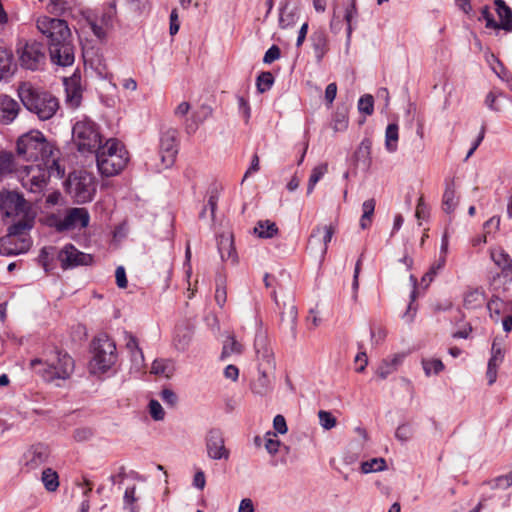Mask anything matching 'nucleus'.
Wrapping results in <instances>:
<instances>
[{
  "label": "nucleus",
  "mask_w": 512,
  "mask_h": 512,
  "mask_svg": "<svg viewBox=\"0 0 512 512\" xmlns=\"http://www.w3.org/2000/svg\"><path fill=\"white\" fill-rule=\"evenodd\" d=\"M272 390V379L266 372H260L252 383V391L257 395H266Z\"/></svg>",
  "instance_id": "nucleus-31"
},
{
  "label": "nucleus",
  "mask_w": 512,
  "mask_h": 512,
  "mask_svg": "<svg viewBox=\"0 0 512 512\" xmlns=\"http://www.w3.org/2000/svg\"><path fill=\"white\" fill-rule=\"evenodd\" d=\"M51 176L56 177L55 174L50 173V168L47 166L30 165L25 167V175L21 177V183L23 188L39 197L43 194Z\"/></svg>",
  "instance_id": "nucleus-7"
},
{
  "label": "nucleus",
  "mask_w": 512,
  "mask_h": 512,
  "mask_svg": "<svg viewBox=\"0 0 512 512\" xmlns=\"http://www.w3.org/2000/svg\"><path fill=\"white\" fill-rule=\"evenodd\" d=\"M491 260L501 269L503 275L512 272V258L502 248L490 250Z\"/></svg>",
  "instance_id": "nucleus-25"
},
{
  "label": "nucleus",
  "mask_w": 512,
  "mask_h": 512,
  "mask_svg": "<svg viewBox=\"0 0 512 512\" xmlns=\"http://www.w3.org/2000/svg\"><path fill=\"white\" fill-rule=\"evenodd\" d=\"M58 258L63 269L77 266H89L93 263V257L76 249L72 244H67L58 253Z\"/></svg>",
  "instance_id": "nucleus-14"
},
{
  "label": "nucleus",
  "mask_w": 512,
  "mask_h": 512,
  "mask_svg": "<svg viewBox=\"0 0 512 512\" xmlns=\"http://www.w3.org/2000/svg\"><path fill=\"white\" fill-rule=\"evenodd\" d=\"M281 55L280 48L276 45H272L266 52L263 57V62L265 64H271L275 60L279 59Z\"/></svg>",
  "instance_id": "nucleus-63"
},
{
  "label": "nucleus",
  "mask_w": 512,
  "mask_h": 512,
  "mask_svg": "<svg viewBox=\"0 0 512 512\" xmlns=\"http://www.w3.org/2000/svg\"><path fill=\"white\" fill-rule=\"evenodd\" d=\"M16 66L13 62V54L10 50L0 48V81L11 77Z\"/></svg>",
  "instance_id": "nucleus-26"
},
{
  "label": "nucleus",
  "mask_w": 512,
  "mask_h": 512,
  "mask_svg": "<svg viewBox=\"0 0 512 512\" xmlns=\"http://www.w3.org/2000/svg\"><path fill=\"white\" fill-rule=\"evenodd\" d=\"M54 250L55 248L54 247H43L41 250H40V254H39V262L40 264L43 266V268L47 271L49 269V260L50 258L53 257V254H54Z\"/></svg>",
  "instance_id": "nucleus-55"
},
{
  "label": "nucleus",
  "mask_w": 512,
  "mask_h": 512,
  "mask_svg": "<svg viewBox=\"0 0 512 512\" xmlns=\"http://www.w3.org/2000/svg\"><path fill=\"white\" fill-rule=\"evenodd\" d=\"M422 365L427 376L431 375L432 373L438 374L444 369L442 361L435 358L423 359Z\"/></svg>",
  "instance_id": "nucleus-41"
},
{
  "label": "nucleus",
  "mask_w": 512,
  "mask_h": 512,
  "mask_svg": "<svg viewBox=\"0 0 512 512\" xmlns=\"http://www.w3.org/2000/svg\"><path fill=\"white\" fill-rule=\"evenodd\" d=\"M91 352H115V342L104 332L99 333L91 343Z\"/></svg>",
  "instance_id": "nucleus-29"
},
{
  "label": "nucleus",
  "mask_w": 512,
  "mask_h": 512,
  "mask_svg": "<svg viewBox=\"0 0 512 512\" xmlns=\"http://www.w3.org/2000/svg\"><path fill=\"white\" fill-rule=\"evenodd\" d=\"M458 205V199L456 197V191L454 186V180L446 182V188L443 194L442 206L443 210L447 214H451L455 211Z\"/></svg>",
  "instance_id": "nucleus-28"
},
{
  "label": "nucleus",
  "mask_w": 512,
  "mask_h": 512,
  "mask_svg": "<svg viewBox=\"0 0 512 512\" xmlns=\"http://www.w3.org/2000/svg\"><path fill=\"white\" fill-rule=\"evenodd\" d=\"M271 296L278 307L281 309L280 312V328L289 333L292 339L296 337V327H297V318H298V310L294 303V296L291 294L287 297V299L283 302V306L279 305L277 299V293L275 290L272 291Z\"/></svg>",
  "instance_id": "nucleus-10"
},
{
  "label": "nucleus",
  "mask_w": 512,
  "mask_h": 512,
  "mask_svg": "<svg viewBox=\"0 0 512 512\" xmlns=\"http://www.w3.org/2000/svg\"><path fill=\"white\" fill-rule=\"evenodd\" d=\"M206 455L213 461H228L230 449L226 446V439L222 429L212 427L207 430L204 437Z\"/></svg>",
  "instance_id": "nucleus-8"
},
{
  "label": "nucleus",
  "mask_w": 512,
  "mask_h": 512,
  "mask_svg": "<svg viewBox=\"0 0 512 512\" xmlns=\"http://www.w3.org/2000/svg\"><path fill=\"white\" fill-rule=\"evenodd\" d=\"M400 363V358L397 356L388 357L382 361L377 369V374L382 378H386L390 373H392L397 365Z\"/></svg>",
  "instance_id": "nucleus-36"
},
{
  "label": "nucleus",
  "mask_w": 512,
  "mask_h": 512,
  "mask_svg": "<svg viewBox=\"0 0 512 512\" xmlns=\"http://www.w3.org/2000/svg\"><path fill=\"white\" fill-rule=\"evenodd\" d=\"M310 40L315 53V57L320 62L329 50L326 32L318 29L311 34Z\"/></svg>",
  "instance_id": "nucleus-22"
},
{
  "label": "nucleus",
  "mask_w": 512,
  "mask_h": 512,
  "mask_svg": "<svg viewBox=\"0 0 512 512\" xmlns=\"http://www.w3.org/2000/svg\"><path fill=\"white\" fill-rule=\"evenodd\" d=\"M489 485L492 489H507L512 485V472L499 476L492 481L489 482Z\"/></svg>",
  "instance_id": "nucleus-48"
},
{
  "label": "nucleus",
  "mask_w": 512,
  "mask_h": 512,
  "mask_svg": "<svg viewBox=\"0 0 512 512\" xmlns=\"http://www.w3.org/2000/svg\"><path fill=\"white\" fill-rule=\"evenodd\" d=\"M102 135L99 125L84 117L72 127V142L81 154H94L102 146Z\"/></svg>",
  "instance_id": "nucleus-5"
},
{
  "label": "nucleus",
  "mask_w": 512,
  "mask_h": 512,
  "mask_svg": "<svg viewBox=\"0 0 512 512\" xmlns=\"http://www.w3.org/2000/svg\"><path fill=\"white\" fill-rule=\"evenodd\" d=\"M67 191L77 203H87L96 192L95 179L86 171H75L67 180Z\"/></svg>",
  "instance_id": "nucleus-6"
},
{
  "label": "nucleus",
  "mask_w": 512,
  "mask_h": 512,
  "mask_svg": "<svg viewBox=\"0 0 512 512\" xmlns=\"http://www.w3.org/2000/svg\"><path fill=\"white\" fill-rule=\"evenodd\" d=\"M16 154L25 161H42L56 178L60 179L65 175V168L59 162V150L38 130H31L18 137Z\"/></svg>",
  "instance_id": "nucleus-1"
},
{
  "label": "nucleus",
  "mask_w": 512,
  "mask_h": 512,
  "mask_svg": "<svg viewBox=\"0 0 512 512\" xmlns=\"http://www.w3.org/2000/svg\"><path fill=\"white\" fill-rule=\"evenodd\" d=\"M94 154L98 171L104 177L117 175L128 162L127 151L116 139L112 138L107 140Z\"/></svg>",
  "instance_id": "nucleus-4"
},
{
  "label": "nucleus",
  "mask_w": 512,
  "mask_h": 512,
  "mask_svg": "<svg viewBox=\"0 0 512 512\" xmlns=\"http://www.w3.org/2000/svg\"><path fill=\"white\" fill-rule=\"evenodd\" d=\"M317 229L321 230L320 258L323 259L327 253L328 243L334 235V229L331 225L317 226Z\"/></svg>",
  "instance_id": "nucleus-39"
},
{
  "label": "nucleus",
  "mask_w": 512,
  "mask_h": 512,
  "mask_svg": "<svg viewBox=\"0 0 512 512\" xmlns=\"http://www.w3.org/2000/svg\"><path fill=\"white\" fill-rule=\"evenodd\" d=\"M117 360V354H93L88 369L93 375L99 376L111 370Z\"/></svg>",
  "instance_id": "nucleus-19"
},
{
  "label": "nucleus",
  "mask_w": 512,
  "mask_h": 512,
  "mask_svg": "<svg viewBox=\"0 0 512 512\" xmlns=\"http://www.w3.org/2000/svg\"><path fill=\"white\" fill-rule=\"evenodd\" d=\"M94 435V431L90 427H79L73 432V438L77 442H84L90 440Z\"/></svg>",
  "instance_id": "nucleus-51"
},
{
  "label": "nucleus",
  "mask_w": 512,
  "mask_h": 512,
  "mask_svg": "<svg viewBox=\"0 0 512 512\" xmlns=\"http://www.w3.org/2000/svg\"><path fill=\"white\" fill-rule=\"evenodd\" d=\"M160 397L167 405H170L171 407H174L178 402L176 393L169 388L163 389L160 393Z\"/></svg>",
  "instance_id": "nucleus-61"
},
{
  "label": "nucleus",
  "mask_w": 512,
  "mask_h": 512,
  "mask_svg": "<svg viewBox=\"0 0 512 512\" xmlns=\"http://www.w3.org/2000/svg\"><path fill=\"white\" fill-rule=\"evenodd\" d=\"M287 4H285L280 9V16H279V25L281 28H287L291 26L294 23V14L293 13H286L285 10L287 8Z\"/></svg>",
  "instance_id": "nucleus-60"
},
{
  "label": "nucleus",
  "mask_w": 512,
  "mask_h": 512,
  "mask_svg": "<svg viewBox=\"0 0 512 512\" xmlns=\"http://www.w3.org/2000/svg\"><path fill=\"white\" fill-rule=\"evenodd\" d=\"M254 349L255 352L267 351L268 349H271L266 331H258L254 340Z\"/></svg>",
  "instance_id": "nucleus-44"
},
{
  "label": "nucleus",
  "mask_w": 512,
  "mask_h": 512,
  "mask_svg": "<svg viewBox=\"0 0 512 512\" xmlns=\"http://www.w3.org/2000/svg\"><path fill=\"white\" fill-rule=\"evenodd\" d=\"M49 457V449L44 444L30 446L22 456V464L28 471L35 470L43 465Z\"/></svg>",
  "instance_id": "nucleus-17"
},
{
  "label": "nucleus",
  "mask_w": 512,
  "mask_h": 512,
  "mask_svg": "<svg viewBox=\"0 0 512 512\" xmlns=\"http://www.w3.org/2000/svg\"><path fill=\"white\" fill-rule=\"evenodd\" d=\"M86 21L93 34L99 39L104 40L108 29L112 28L114 21V11H105L100 17H87Z\"/></svg>",
  "instance_id": "nucleus-18"
},
{
  "label": "nucleus",
  "mask_w": 512,
  "mask_h": 512,
  "mask_svg": "<svg viewBox=\"0 0 512 512\" xmlns=\"http://www.w3.org/2000/svg\"><path fill=\"white\" fill-rule=\"evenodd\" d=\"M20 111L19 103L12 97L0 95V123L8 125L12 123L18 116Z\"/></svg>",
  "instance_id": "nucleus-20"
},
{
  "label": "nucleus",
  "mask_w": 512,
  "mask_h": 512,
  "mask_svg": "<svg viewBox=\"0 0 512 512\" xmlns=\"http://www.w3.org/2000/svg\"><path fill=\"white\" fill-rule=\"evenodd\" d=\"M254 233L260 238H272L278 233V227L270 220H260L254 227Z\"/></svg>",
  "instance_id": "nucleus-32"
},
{
  "label": "nucleus",
  "mask_w": 512,
  "mask_h": 512,
  "mask_svg": "<svg viewBox=\"0 0 512 512\" xmlns=\"http://www.w3.org/2000/svg\"><path fill=\"white\" fill-rule=\"evenodd\" d=\"M15 170L14 156L9 152L0 153V173L9 174Z\"/></svg>",
  "instance_id": "nucleus-40"
},
{
  "label": "nucleus",
  "mask_w": 512,
  "mask_h": 512,
  "mask_svg": "<svg viewBox=\"0 0 512 512\" xmlns=\"http://www.w3.org/2000/svg\"><path fill=\"white\" fill-rule=\"evenodd\" d=\"M318 417H319L320 425L324 429L330 430L336 426V423H337L336 418L330 412L320 410L318 413Z\"/></svg>",
  "instance_id": "nucleus-49"
},
{
  "label": "nucleus",
  "mask_w": 512,
  "mask_h": 512,
  "mask_svg": "<svg viewBox=\"0 0 512 512\" xmlns=\"http://www.w3.org/2000/svg\"><path fill=\"white\" fill-rule=\"evenodd\" d=\"M504 361V354H493L488 361L486 377L488 385L495 383L497 379V369Z\"/></svg>",
  "instance_id": "nucleus-33"
},
{
  "label": "nucleus",
  "mask_w": 512,
  "mask_h": 512,
  "mask_svg": "<svg viewBox=\"0 0 512 512\" xmlns=\"http://www.w3.org/2000/svg\"><path fill=\"white\" fill-rule=\"evenodd\" d=\"M175 371V363L171 358L159 357L152 361L150 373L169 378Z\"/></svg>",
  "instance_id": "nucleus-24"
},
{
  "label": "nucleus",
  "mask_w": 512,
  "mask_h": 512,
  "mask_svg": "<svg viewBox=\"0 0 512 512\" xmlns=\"http://www.w3.org/2000/svg\"><path fill=\"white\" fill-rule=\"evenodd\" d=\"M413 430L408 424L399 425L395 431V437L401 442H407L411 439Z\"/></svg>",
  "instance_id": "nucleus-52"
},
{
  "label": "nucleus",
  "mask_w": 512,
  "mask_h": 512,
  "mask_svg": "<svg viewBox=\"0 0 512 512\" xmlns=\"http://www.w3.org/2000/svg\"><path fill=\"white\" fill-rule=\"evenodd\" d=\"M218 200H219V191H218L217 187L215 186L209 190L207 204L205 205V206H207V209L210 210V218H211L212 222L215 220V211L217 209Z\"/></svg>",
  "instance_id": "nucleus-43"
},
{
  "label": "nucleus",
  "mask_w": 512,
  "mask_h": 512,
  "mask_svg": "<svg viewBox=\"0 0 512 512\" xmlns=\"http://www.w3.org/2000/svg\"><path fill=\"white\" fill-rule=\"evenodd\" d=\"M466 306L475 307L483 302V295L478 290H474L466 294L464 299Z\"/></svg>",
  "instance_id": "nucleus-56"
},
{
  "label": "nucleus",
  "mask_w": 512,
  "mask_h": 512,
  "mask_svg": "<svg viewBox=\"0 0 512 512\" xmlns=\"http://www.w3.org/2000/svg\"><path fill=\"white\" fill-rule=\"evenodd\" d=\"M116 284L119 288L124 289L128 285L126 271L123 266H118L115 271Z\"/></svg>",
  "instance_id": "nucleus-64"
},
{
  "label": "nucleus",
  "mask_w": 512,
  "mask_h": 512,
  "mask_svg": "<svg viewBox=\"0 0 512 512\" xmlns=\"http://www.w3.org/2000/svg\"><path fill=\"white\" fill-rule=\"evenodd\" d=\"M386 469V462L383 458H373L371 460L362 462L361 472L364 474L372 472H380Z\"/></svg>",
  "instance_id": "nucleus-38"
},
{
  "label": "nucleus",
  "mask_w": 512,
  "mask_h": 512,
  "mask_svg": "<svg viewBox=\"0 0 512 512\" xmlns=\"http://www.w3.org/2000/svg\"><path fill=\"white\" fill-rule=\"evenodd\" d=\"M48 363V379H66L74 369V361L69 354H53Z\"/></svg>",
  "instance_id": "nucleus-15"
},
{
  "label": "nucleus",
  "mask_w": 512,
  "mask_h": 512,
  "mask_svg": "<svg viewBox=\"0 0 512 512\" xmlns=\"http://www.w3.org/2000/svg\"><path fill=\"white\" fill-rule=\"evenodd\" d=\"M90 215L86 208H70L65 216L55 224L59 232L72 230L75 228H85L89 225Z\"/></svg>",
  "instance_id": "nucleus-13"
},
{
  "label": "nucleus",
  "mask_w": 512,
  "mask_h": 512,
  "mask_svg": "<svg viewBox=\"0 0 512 512\" xmlns=\"http://www.w3.org/2000/svg\"><path fill=\"white\" fill-rule=\"evenodd\" d=\"M37 28L48 39L51 62L62 67L72 65L75 59L74 45L67 22L44 16L37 20Z\"/></svg>",
  "instance_id": "nucleus-2"
},
{
  "label": "nucleus",
  "mask_w": 512,
  "mask_h": 512,
  "mask_svg": "<svg viewBox=\"0 0 512 512\" xmlns=\"http://www.w3.org/2000/svg\"><path fill=\"white\" fill-rule=\"evenodd\" d=\"M272 435L276 436V434L272 433L271 431L266 433L265 448L269 454L275 455L279 450L281 442L279 440L271 438Z\"/></svg>",
  "instance_id": "nucleus-53"
},
{
  "label": "nucleus",
  "mask_w": 512,
  "mask_h": 512,
  "mask_svg": "<svg viewBox=\"0 0 512 512\" xmlns=\"http://www.w3.org/2000/svg\"><path fill=\"white\" fill-rule=\"evenodd\" d=\"M20 65L32 71L38 70L45 63V46L37 41L26 42L17 49Z\"/></svg>",
  "instance_id": "nucleus-9"
},
{
  "label": "nucleus",
  "mask_w": 512,
  "mask_h": 512,
  "mask_svg": "<svg viewBox=\"0 0 512 512\" xmlns=\"http://www.w3.org/2000/svg\"><path fill=\"white\" fill-rule=\"evenodd\" d=\"M495 10L499 17L498 29L512 31V10L508 7L504 0L494 1Z\"/></svg>",
  "instance_id": "nucleus-23"
},
{
  "label": "nucleus",
  "mask_w": 512,
  "mask_h": 512,
  "mask_svg": "<svg viewBox=\"0 0 512 512\" xmlns=\"http://www.w3.org/2000/svg\"><path fill=\"white\" fill-rule=\"evenodd\" d=\"M41 481L49 492H54L59 487V477L56 471L51 468H46L42 472Z\"/></svg>",
  "instance_id": "nucleus-34"
},
{
  "label": "nucleus",
  "mask_w": 512,
  "mask_h": 512,
  "mask_svg": "<svg viewBox=\"0 0 512 512\" xmlns=\"http://www.w3.org/2000/svg\"><path fill=\"white\" fill-rule=\"evenodd\" d=\"M190 337V331L187 328L178 327L174 338L179 343L177 349H184V345L190 340Z\"/></svg>",
  "instance_id": "nucleus-57"
},
{
  "label": "nucleus",
  "mask_w": 512,
  "mask_h": 512,
  "mask_svg": "<svg viewBox=\"0 0 512 512\" xmlns=\"http://www.w3.org/2000/svg\"><path fill=\"white\" fill-rule=\"evenodd\" d=\"M150 416L154 421H162L165 418V411L159 401L151 399L148 404Z\"/></svg>",
  "instance_id": "nucleus-46"
},
{
  "label": "nucleus",
  "mask_w": 512,
  "mask_h": 512,
  "mask_svg": "<svg viewBox=\"0 0 512 512\" xmlns=\"http://www.w3.org/2000/svg\"><path fill=\"white\" fill-rule=\"evenodd\" d=\"M21 216L22 218L20 220L14 222L11 226H9L6 235L21 238H31L29 232L33 228L34 218L30 217L28 214H24Z\"/></svg>",
  "instance_id": "nucleus-21"
},
{
  "label": "nucleus",
  "mask_w": 512,
  "mask_h": 512,
  "mask_svg": "<svg viewBox=\"0 0 512 512\" xmlns=\"http://www.w3.org/2000/svg\"><path fill=\"white\" fill-rule=\"evenodd\" d=\"M17 92L24 107L35 114L39 120L51 119L59 109V101L54 95L37 89L29 83H21Z\"/></svg>",
  "instance_id": "nucleus-3"
},
{
  "label": "nucleus",
  "mask_w": 512,
  "mask_h": 512,
  "mask_svg": "<svg viewBox=\"0 0 512 512\" xmlns=\"http://www.w3.org/2000/svg\"><path fill=\"white\" fill-rule=\"evenodd\" d=\"M78 5V0H49L48 10L57 16L68 15Z\"/></svg>",
  "instance_id": "nucleus-27"
},
{
  "label": "nucleus",
  "mask_w": 512,
  "mask_h": 512,
  "mask_svg": "<svg viewBox=\"0 0 512 512\" xmlns=\"http://www.w3.org/2000/svg\"><path fill=\"white\" fill-rule=\"evenodd\" d=\"M31 246V238H21L11 235H5L0 238V254L3 256H16L26 253Z\"/></svg>",
  "instance_id": "nucleus-16"
},
{
  "label": "nucleus",
  "mask_w": 512,
  "mask_h": 512,
  "mask_svg": "<svg viewBox=\"0 0 512 512\" xmlns=\"http://www.w3.org/2000/svg\"><path fill=\"white\" fill-rule=\"evenodd\" d=\"M479 20H485L486 28L498 29V22L494 19L488 6H484L481 9V17Z\"/></svg>",
  "instance_id": "nucleus-54"
},
{
  "label": "nucleus",
  "mask_w": 512,
  "mask_h": 512,
  "mask_svg": "<svg viewBox=\"0 0 512 512\" xmlns=\"http://www.w3.org/2000/svg\"><path fill=\"white\" fill-rule=\"evenodd\" d=\"M135 494H136L135 486L126 488L125 493H124V504H125V506H129L130 512H139V507L133 505L137 501Z\"/></svg>",
  "instance_id": "nucleus-47"
},
{
  "label": "nucleus",
  "mask_w": 512,
  "mask_h": 512,
  "mask_svg": "<svg viewBox=\"0 0 512 512\" xmlns=\"http://www.w3.org/2000/svg\"><path fill=\"white\" fill-rule=\"evenodd\" d=\"M178 131L174 128H167L160 137V156L165 168L173 165L178 153L177 144Z\"/></svg>",
  "instance_id": "nucleus-12"
},
{
  "label": "nucleus",
  "mask_w": 512,
  "mask_h": 512,
  "mask_svg": "<svg viewBox=\"0 0 512 512\" xmlns=\"http://www.w3.org/2000/svg\"><path fill=\"white\" fill-rule=\"evenodd\" d=\"M357 15L358 11L356 8V3L355 0H352L350 5L347 6V8L345 9L344 15V19L347 24V43H349L351 40V35L353 31V20L356 19Z\"/></svg>",
  "instance_id": "nucleus-37"
},
{
  "label": "nucleus",
  "mask_w": 512,
  "mask_h": 512,
  "mask_svg": "<svg viewBox=\"0 0 512 512\" xmlns=\"http://www.w3.org/2000/svg\"><path fill=\"white\" fill-rule=\"evenodd\" d=\"M503 97L505 98L504 94L501 92L491 91L488 93L485 99V104L490 110H493L495 112L500 111V107L496 105V101L498 98Z\"/></svg>",
  "instance_id": "nucleus-58"
},
{
  "label": "nucleus",
  "mask_w": 512,
  "mask_h": 512,
  "mask_svg": "<svg viewBox=\"0 0 512 512\" xmlns=\"http://www.w3.org/2000/svg\"><path fill=\"white\" fill-rule=\"evenodd\" d=\"M30 207L24 197L14 191L0 192V211L6 217L28 214Z\"/></svg>",
  "instance_id": "nucleus-11"
},
{
  "label": "nucleus",
  "mask_w": 512,
  "mask_h": 512,
  "mask_svg": "<svg viewBox=\"0 0 512 512\" xmlns=\"http://www.w3.org/2000/svg\"><path fill=\"white\" fill-rule=\"evenodd\" d=\"M237 103L239 113L245 118L246 121L250 118L251 108L247 99L243 96H237Z\"/></svg>",
  "instance_id": "nucleus-62"
},
{
  "label": "nucleus",
  "mask_w": 512,
  "mask_h": 512,
  "mask_svg": "<svg viewBox=\"0 0 512 512\" xmlns=\"http://www.w3.org/2000/svg\"><path fill=\"white\" fill-rule=\"evenodd\" d=\"M399 127L396 123H391L385 131V148L389 153H394L398 149Z\"/></svg>",
  "instance_id": "nucleus-30"
},
{
  "label": "nucleus",
  "mask_w": 512,
  "mask_h": 512,
  "mask_svg": "<svg viewBox=\"0 0 512 512\" xmlns=\"http://www.w3.org/2000/svg\"><path fill=\"white\" fill-rule=\"evenodd\" d=\"M241 348V344L233 336L228 335L223 341L222 352H240Z\"/></svg>",
  "instance_id": "nucleus-59"
},
{
  "label": "nucleus",
  "mask_w": 512,
  "mask_h": 512,
  "mask_svg": "<svg viewBox=\"0 0 512 512\" xmlns=\"http://www.w3.org/2000/svg\"><path fill=\"white\" fill-rule=\"evenodd\" d=\"M274 83V77L270 72H262L256 81L257 89L260 93H264L269 90Z\"/></svg>",
  "instance_id": "nucleus-42"
},
{
  "label": "nucleus",
  "mask_w": 512,
  "mask_h": 512,
  "mask_svg": "<svg viewBox=\"0 0 512 512\" xmlns=\"http://www.w3.org/2000/svg\"><path fill=\"white\" fill-rule=\"evenodd\" d=\"M320 244H322L321 240V230L317 229L315 227L308 240V249L311 250V252H319L320 253Z\"/></svg>",
  "instance_id": "nucleus-50"
},
{
  "label": "nucleus",
  "mask_w": 512,
  "mask_h": 512,
  "mask_svg": "<svg viewBox=\"0 0 512 512\" xmlns=\"http://www.w3.org/2000/svg\"><path fill=\"white\" fill-rule=\"evenodd\" d=\"M358 110L365 115H371L374 111L373 96L369 94L361 96L358 101Z\"/></svg>",
  "instance_id": "nucleus-45"
},
{
  "label": "nucleus",
  "mask_w": 512,
  "mask_h": 512,
  "mask_svg": "<svg viewBox=\"0 0 512 512\" xmlns=\"http://www.w3.org/2000/svg\"><path fill=\"white\" fill-rule=\"evenodd\" d=\"M328 165L326 163L320 164L313 168L307 186V194H311L315 185L327 173Z\"/></svg>",
  "instance_id": "nucleus-35"
}]
</instances>
